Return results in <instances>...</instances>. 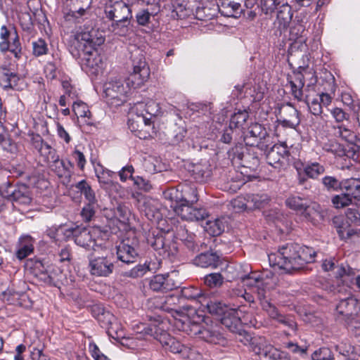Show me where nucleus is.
Returning <instances> with one entry per match:
<instances>
[{
  "label": "nucleus",
  "instance_id": "nucleus-12",
  "mask_svg": "<svg viewBox=\"0 0 360 360\" xmlns=\"http://www.w3.org/2000/svg\"><path fill=\"white\" fill-rule=\"evenodd\" d=\"M75 39L79 44V47H82V50L96 49L103 44L105 41L101 34L98 36V31L93 28L87 31L77 32Z\"/></svg>",
  "mask_w": 360,
  "mask_h": 360
},
{
  "label": "nucleus",
  "instance_id": "nucleus-53",
  "mask_svg": "<svg viewBox=\"0 0 360 360\" xmlns=\"http://www.w3.org/2000/svg\"><path fill=\"white\" fill-rule=\"evenodd\" d=\"M323 149L326 152L334 154L336 156L341 157L345 154L343 146L335 140H329L324 143L323 145Z\"/></svg>",
  "mask_w": 360,
  "mask_h": 360
},
{
  "label": "nucleus",
  "instance_id": "nucleus-4",
  "mask_svg": "<svg viewBox=\"0 0 360 360\" xmlns=\"http://www.w3.org/2000/svg\"><path fill=\"white\" fill-rule=\"evenodd\" d=\"M285 204L290 209L300 213L304 219L313 221L321 217V207L316 202L309 203L308 200L297 195H290Z\"/></svg>",
  "mask_w": 360,
  "mask_h": 360
},
{
  "label": "nucleus",
  "instance_id": "nucleus-5",
  "mask_svg": "<svg viewBox=\"0 0 360 360\" xmlns=\"http://www.w3.org/2000/svg\"><path fill=\"white\" fill-rule=\"evenodd\" d=\"M251 349L260 360H282L285 354L274 347L264 337L251 338Z\"/></svg>",
  "mask_w": 360,
  "mask_h": 360
},
{
  "label": "nucleus",
  "instance_id": "nucleus-59",
  "mask_svg": "<svg viewBox=\"0 0 360 360\" xmlns=\"http://www.w3.org/2000/svg\"><path fill=\"white\" fill-rule=\"evenodd\" d=\"M33 54L35 56H41L45 55L48 52V46L45 40L38 39L32 42Z\"/></svg>",
  "mask_w": 360,
  "mask_h": 360
},
{
  "label": "nucleus",
  "instance_id": "nucleus-24",
  "mask_svg": "<svg viewBox=\"0 0 360 360\" xmlns=\"http://www.w3.org/2000/svg\"><path fill=\"white\" fill-rule=\"evenodd\" d=\"M143 329L138 333H143L153 337L158 340L161 344L163 342L162 340L167 339L169 335L165 330L164 323L162 321H155L148 326L141 324Z\"/></svg>",
  "mask_w": 360,
  "mask_h": 360
},
{
  "label": "nucleus",
  "instance_id": "nucleus-52",
  "mask_svg": "<svg viewBox=\"0 0 360 360\" xmlns=\"http://www.w3.org/2000/svg\"><path fill=\"white\" fill-rule=\"evenodd\" d=\"M96 309H98L99 311H102V314H99L96 319L101 324V327L107 329L110 324L113 323V321H115L116 318L112 314L105 310L103 307H96Z\"/></svg>",
  "mask_w": 360,
  "mask_h": 360
},
{
  "label": "nucleus",
  "instance_id": "nucleus-28",
  "mask_svg": "<svg viewBox=\"0 0 360 360\" xmlns=\"http://www.w3.org/2000/svg\"><path fill=\"white\" fill-rule=\"evenodd\" d=\"M34 238L30 235L22 236L18 240V248L15 252L16 257L22 260L34 251Z\"/></svg>",
  "mask_w": 360,
  "mask_h": 360
},
{
  "label": "nucleus",
  "instance_id": "nucleus-32",
  "mask_svg": "<svg viewBox=\"0 0 360 360\" xmlns=\"http://www.w3.org/2000/svg\"><path fill=\"white\" fill-rule=\"evenodd\" d=\"M176 238L181 240L191 251L198 250V245L195 242V235L189 233L185 226H180L176 229Z\"/></svg>",
  "mask_w": 360,
  "mask_h": 360
},
{
  "label": "nucleus",
  "instance_id": "nucleus-29",
  "mask_svg": "<svg viewBox=\"0 0 360 360\" xmlns=\"http://www.w3.org/2000/svg\"><path fill=\"white\" fill-rule=\"evenodd\" d=\"M62 271L57 266L53 265L48 266L45 272L41 276V281L45 284L58 287L62 283Z\"/></svg>",
  "mask_w": 360,
  "mask_h": 360
},
{
  "label": "nucleus",
  "instance_id": "nucleus-19",
  "mask_svg": "<svg viewBox=\"0 0 360 360\" xmlns=\"http://www.w3.org/2000/svg\"><path fill=\"white\" fill-rule=\"evenodd\" d=\"M136 246V243L129 238L122 240L117 246V259L127 264L134 262L138 256Z\"/></svg>",
  "mask_w": 360,
  "mask_h": 360
},
{
  "label": "nucleus",
  "instance_id": "nucleus-56",
  "mask_svg": "<svg viewBox=\"0 0 360 360\" xmlns=\"http://www.w3.org/2000/svg\"><path fill=\"white\" fill-rule=\"evenodd\" d=\"M334 134L347 141H352L354 137L353 131L343 124L334 126Z\"/></svg>",
  "mask_w": 360,
  "mask_h": 360
},
{
  "label": "nucleus",
  "instance_id": "nucleus-22",
  "mask_svg": "<svg viewBox=\"0 0 360 360\" xmlns=\"http://www.w3.org/2000/svg\"><path fill=\"white\" fill-rule=\"evenodd\" d=\"M176 287V283L168 275L158 274L149 281L150 289L155 292H167Z\"/></svg>",
  "mask_w": 360,
  "mask_h": 360
},
{
  "label": "nucleus",
  "instance_id": "nucleus-51",
  "mask_svg": "<svg viewBox=\"0 0 360 360\" xmlns=\"http://www.w3.org/2000/svg\"><path fill=\"white\" fill-rule=\"evenodd\" d=\"M304 172L309 178L316 179L325 172V167L318 162H312L304 167Z\"/></svg>",
  "mask_w": 360,
  "mask_h": 360
},
{
  "label": "nucleus",
  "instance_id": "nucleus-63",
  "mask_svg": "<svg viewBox=\"0 0 360 360\" xmlns=\"http://www.w3.org/2000/svg\"><path fill=\"white\" fill-rule=\"evenodd\" d=\"M313 360H333L332 352L327 347L316 350L311 355Z\"/></svg>",
  "mask_w": 360,
  "mask_h": 360
},
{
  "label": "nucleus",
  "instance_id": "nucleus-6",
  "mask_svg": "<svg viewBox=\"0 0 360 360\" xmlns=\"http://www.w3.org/2000/svg\"><path fill=\"white\" fill-rule=\"evenodd\" d=\"M115 257L113 254L108 252L105 255H91L89 258V271L96 276H108L115 269Z\"/></svg>",
  "mask_w": 360,
  "mask_h": 360
},
{
  "label": "nucleus",
  "instance_id": "nucleus-35",
  "mask_svg": "<svg viewBox=\"0 0 360 360\" xmlns=\"http://www.w3.org/2000/svg\"><path fill=\"white\" fill-rule=\"evenodd\" d=\"M173 299L172 296L155 297L147 302V307L150 310L160 309L169 311L172 308L168 306V302Z\"/></svg>",
  "mask_w": 360,
  "mask_h": 360
},
{
  "label": "nucleus",
  "instance_id": "nucleus-33",
  "mask_svg": "<svg viewBox=\"0 0 360 360\" xmlns=\"http://www.w3.org/2000/svg\"><path fill=\"white\" fill-rule=\"evenodd\" d=\"M162 345L167 346L168 349L173 353H178L182 355L184 358L189 356L190 348L182 345L174 338L169 335L167 339L162 340Z\"/></svg>",
  "mask_w": 360,
  "mask_h": 360
},
{
  "label": "nucleus",
  "instance_id": "nucleus-50",
  "mask_svg": "<svg viewBox=\"0 0 360 360\" xmlns=\"http://www.w3.org/2000/svg\"><path fill=\"white\" fill-rule=\"evenodd\" d=\"M249 117V114L246 110H239L234 113L230 120L229 127L243 128Z\"/></svg>",
  "mask_w": 360,
  "mask_h": 360
},
{
  "label": "nucleus",
  "instance_id": "nucleus-58",
  "mask_svg": "<svg viewBox=\"0 0 360 360\" xmlns=\"http://www.w3.org/2000/svg\"><path fill=\"white\" fill-rule=\"evenodd\" d=\"M332 202L335 208L340 209L352 204L354 201L345 193L333 197Z\"/></svg>",
  "mask_w": 360,
  "mask_h": 360
},
{
  "label": "nucleus",
  "instance_id": "nucleus-27",
  "mask_svg": "<svg viewBox=\"0 0 360 360\" xmlns=\"http://www.w3.org/2000/svg\"><path fill=\"white\" fill-rule=\"evenodd\" d=\"M96 176L98 178L101 186L105 189H108L111 186L115 188L120 187V185L114 182L115 173L104 169L101 165H98L95 168Z\"/></svg>",
  "mask_w": 360,
  "mask_h": 360
},
{
  "label": "nucleus",
  "instance_id": "nucleus-7",
  "mask_svg": "<svg viewBox=\"0 0 360 360\" xmlns=\"http://www.w3.org/2000/svg\"><path fill=\"white\" fill-rule=\"evenodd\" d=\"M148 243L164 259L174 256L178 251L176 243L172 238H167L163 233L153 234L148 238Z\"/></svg>",
  "mask_w": 360,
  "mask_h": 360
},
{
  "label": "nucleus",
  "instance_id": "nucleus-42",
  "mask_svg": "<svg viewBox=\"0 0 360 360\" xmlns=\"http://www.w3.org/2000/svg\"><path fill=\"white\" fill-rule=\"evenodd\" d=\"M158 202L153 199L145 198L142 205V211L144 212L146 217L150 219L158 218V210L157 207Z\"/></svg>",
  "mask_w": 360,
  "mask_h": 360
},
{
  "label": "nucleus",
  "instance_id": "nucleus-15",
  "mask_svg": "<svg viewBox=\"0 0 360 360\" xmlns=\"http://www.w3.org/2000/svg\"><path fill=\"white\" fill-rule=\"evenodd\" d=\"M292 12L290 5L283 4L278 8L276 19L274 22V34L281 36L285 32L292 18Z\"/></svg>",
  "mask_w": 360,
  "mask_h": 360
},
{
  "label": "nucleus",
  "instance_id": "nucleus-3",
  "mask_svg": "<svg viewBox=\"0 0 360 360\" xmlns=\"http://www.w3.org/2000/svg\"><path fill=\"white\" fill-rule=\"evenodd\" d=\"M0 51L2 53L10 51L18 59L21 57L22 47L19 36L12 25H4L0 27Z\"/></svg>",
  "mask_w": 360,
  "mask_h": 360
},
{
  "label": "nucleus",
  "instance_id": "nucleus-54",
  "mask_svg": "<svg viewBox=\"0 0 360 360\" xmlns=\"http://www.w3.org/2000/svg\"><path fill=\"white\" fill-rule=\"evenodd\" d=\"M146 110V113L150 116H157L160 113V107L159 103L155 101L150 100L147 103L144 104L143 103H139L136 105L137 110L143 109Z\"/></svg>",
  "mask_w": 360,
  "mask_h": 360
},
{
  "label": "nucleus",
  "instance_id": "nucleus-21",
  "mask_svg": "<svg viewBox=\"0 0 360 360\" xmlns=\"http://www.w3.org/2000/svg\"><path fill=\"white\" fill-rule=\"evenodd\" d=\"M96 233L97 231L96 229L86 228L76 229L73 231L75 242L77 245L86 249L94 248Z\"/></svg>",
  "mask_w": 360,
  "mask_h": 360
},
{
  "label": "nucleus",
  "instance_id": "nucleus-55",
  "mask_svg": "<svg viewBox=\"0 0 360 360\" xmlns=\"http://www.w3.org/2000/svg\"><path fill=\"white\" fill-rule=\"evenodd\" d=\"M322 184L324 188L329 191H336L342 189V181H340L333 176H326L322 179Z\"/></svg>",
  "mask_w": 360,
  "mask_h": 360
},
{
  "label": "nucleus",
  "instance_id": "nucleus-1",
  "mask_svg": "<svg viewBox=\"0 0 360 360\" xmlns=\"http://www.w3.org/2000/svg\"><path fill=\"white\" fill-rule=\"evenodd\" d=\"M133 71L124 79L120 77L109 78L103 84V94L108 103L120 106L127 101L133 89L141 87L150 77V68L142 54L132 58Z\"/></svg>",
  "mask_w": 360,
  "mask_h": 360
},
{
  "label": "nucleus",
  "instance_id": "nucleus-14",
  "mask_svg": "<svg viewBox=\"0 0 360 360\" xmlns=\"http://www.w3.org/2000/svg\"><path fill=\"white\" fill-rule=\"evenodd\" d=\"M89 0H66V5L70 8L64 11V19L67 22H80L82 17L89 8Z\"/></svg>",
  "mask_w": 360,
  "mask_h": 360
},
{
  "label": "nucleus",
  "instance_id": "nucleus-30",
  "mask_svg": "<svg viewBox=\"0 0 360 360\" xmlns=\"http://www.w3.org/2000/svg\"><path fill=\"white\" fill-rule=\"evenodd\" d=\"M342 190H345V193L352 197L354 203L360 202V180L359 179H348L342 181Z\"/></svg>",
  "mask_w": 360,
  "mask_h": 360
},
{
  "label": "nucleus",
  "instance_id": "nucleus-43",
  "mask_svg": "<svg viewBox=\"0 0 360 360\" xmlns=\"http://www.w3.org/2000/svg\"><path fill=\"white\" fill-rule=\"evenodd\" d=\"M240 278L243 280V281H252L255 284V288L257 289L259 298L262 300L265 297L264 290L263 288L264 283L259 274L252 273L251 274L248 275H240Z\"/></svg>",
  "mask_w": 360,
  "mask_h": 360
},
{
  "label": "nucleus",
  "instance_id": "nucleus-36",
  "mask_svg": "<svg viewBox=\"0 0 360 360\" xmlns=\"http://www.w3.org/2000/svg\"><path fill=\"white\" fill-rule=\"evenodd\" d=\"M181 295L187 300H196L201 304H204L206 301V296L202 293V291L193 286L183 288L181 290Z\"/></svg>",
  "mask_w": 360,
  "mask_h": 360
},
{
  "label": "nucleus",
  "instance_id": "nucleus-38",
  "mask_svg": "<svg viewBox=\"0 0 360 360\" xmlns=\"http://www.w3.org/2000/svg\"><path fill=\"white\" fill-rule=\"evenodd\" d=\"M203 306H206L208 311L210 314L223 316L229 310H231L232 308H230L229 306L221 302V301L217 300H208V298L206 297V301L204 302Z\"/></svg>",
  "mask_w": 360,
  "mask_h": 360
},
{
  "label": "nucleus",
  "instance_id": "nucleus-26",
  "mask_svg": "<svg viewBox=\"0 0 360 360\" xmlns=\"http://www.w3.org/2000/svg\"><path fill=\"white\" fill-rule=\"evenodd\" d=\"M220 263V256L217 252H207L196 256L193 264L202 268H216Z\"/></svg>",
  "mask_w": 360,
  "mask_h": 360
},
{
  "label": "nucleus",
  "instance_id": "nucleus-17",
  "mask_svg": "<svg viewBox=\"0 0 360 360\" xmlns=\"http://www.w3.org/2000/svg\"><path fill=\"white\" fill-rule=\"evenodd\" d=\"M267 138H269V134L266 128L259 123H254L249 127L244 137V141L246 145L257 146L266 142Z\"/></svg>",
  "mask_w": 360,
  "mask_h": 360
},
{
  "label": "nucleus",
  "instance_id": "nucleus-2",
  "mask_svg": "<svg viewBox=\"0 0 360 360\" xmlns=\"http://www.w3.org/2000/svg\"><path fill=\"white\" fill-rule=\"evenodd\" d=\"M316 251L307 246L288 243L279 248L276 252L268 255L269 264L273 267L291 274L303 269L308 263L315 261Z\"/></svg>",
  "mask_w": 360,
  "mask_h": 360
},
{
  "label": "nucleus",
  "instance_id": "nucleus-46",
  "mask_svg": "<svg viewBox=\"0 0 360 360\" xmlns=\"http://www.w3.org/2000/svg\"><path fill=\"white\" fill-rule=\"evenodd\" d=\"M129 20H114L110 25V30L116 35L126 37L129 34Z\"/></svg>",
  "mask_w": 360,
  "mask_h": 360
},
{
  "label": "nucleus",
  "instance_id": "nucleus-62",
  "mask_svg": "<svg viewBox=\"0 0 360 360\" xmlns=\"http://www.w3.org/2000/svg\"><path fill=\"white\" fill-rule=\"evenodd\" d=\"M107 333L110 338L115 340H118L124 337L122 328L116 319L113 321V323L110 324L107 328Z\"/></svg>",
  "mask_w": 360,
  "mask_h": 360
},
{
  "label": "nucleus",
  "instance_id": "nucleus-48",
  "mask_svg": "<svg viewBox=\"0 0 360 360\" xmlns=\"http://www.w3.org/2000/svg\"><path fill=\"white\" fill-rule=\"evenodd\" d=\"M25 266L39 280H41V276L44 274L46 268L43 262L38 259H28L25 263Z\"/></svg>",
  "mask_w": 360,
  "mask_h": 360
},
{
  "label": "nucleus",
  "instance_id": "nucleus-37",
  "mask_svg": "<svg viewBox=\"0 0 360 360\" xmlns=\"http://www.w3.org/2000/svg\"><path fill=\"white\" fill-rule=\"evenodd\" d=\"M197 188L194 185H184L181 188V197L176 202L193 204L198 201Z\"/></svg>",
  "mask_w": 360,
  "mask_h": 360
},
{
  "label": "nucleus",
  "instance_id": "nucleus-49",
  "mask_svg": "<svg viewBox=\"0 0 360 360\" xmlns=\"http://www.w3.org/2000/svg\"><path fill=\"white\" fill-rule=\"evenodd\" d=\"M193 175L198 181H207L211 176V170L207 164H197L193 166Z\"/></svg>",
  "mask_w": 360,
  "mask_h": 360
},
{
  "label": "nucleus",
  "instance_id": "nucleus-60",
  "mask_svg": "<svg viewBox=\"0 0 360 360\" xmlns=\"http://www.w3.org/2000/svg\"><path fill=\"white\" fill-rule=\"evenodd\" d=\"M97 202H89L83 207L81 212V216L85 221H89L95 214Z\"/></svg>",
  "mask_w": 360,
  "mask_h": 360
},
{
  "label": "nucleus",
  "instance_id": "nucleus-8",
  "mask_svg": "<svg viewBox=\"0 0 360 360\" xmlns=\"http://www.w3.org/2000/svg\"><path fill=\"white\" fill-rule=\"evenodd\" d=\"M3 197L13 202L14 206H27L32 202L29 188L25 184L15 186L8 184L5 188L0 189Z\"/></svg>",
  "mask_w": 360,
  "mask_h": 360
},
{
  "label": "nucleus",
  "instance_id": "nucleus-57",
  "mask_svg": "<svg viewBox=\"0 0 360 360\" xmlns=\"http://www.w3.org/2000/svg\"><path fill=\"white\" fill-rule=\"evenodd\" d=\"M204 282L210 288H217L224 283V278L219 273H212L205 276Z\"/></svg>",
  "mask_w": 360,
  "mask_h": 360
},
{
  "label": "nucleus",
  "instance_id": "nucleus-34",
  "mask_svg": "<svg viewBox=\"0 0 360 360\" xmlns=\"http://www.w3.org/2000/svg\"><path fill=\"white\" fill-rule=\"evenodd\" d=\"M291 94L299 101L304 100L303 87L304 86V77L302 73L295 74L294 79L289 81Z\"/></svg>",
  "mask_w": 360,
  "mask_h": 360
},
{
  "label": "nucleus",
  "instance_id": "nucleus-16",
  "mask_svg": "<svg viewBox=\"0 0 360 360\" xmlns=\"http://www.w3.org/2000/svg\"><path fill=\"white\" fill-rule=\"evenodd\" d=\"M278 122L284 127L295 129L300 123L298 110L289 103L283 105L278 112Z\"/></svg>",
  "mask_w": 360,
  "mask_h": 360
},
{
  "label": "nucleus",
  "instance_id": "nucleus-64",
  "mask_svg": "<svg viewBox=\"0 0 360 360\" xmlns=\"http://www.w3.org/2000/svg\"><path fill=\"white\" fill-rule=\"evenodd\" d=\"M148 271H150V268L146 264H138L130 271L126 272L125 274L129 277L138 278L143 276Z\"/></svg>",
  "mask_w": 360,
  "mask_h": 360
},
{
  "label": "nucleus",
  "instance_id": "nucleus-20",
  "mask_svg": "<svg viewBox=\"0 0 360 360\" xmlns=\"http://www.w3.org/2000/svg\"><path fill=\"white\" fill-rule=\"evenodd\" d=\"M304 101L307 103L310 112L318 116L321 115L323 112V107H327L330 104L332 98L329 94L322 93L316 94L313 98L306 96Z\"/></svg>",
  "mask_w": 360,
  "mask_h": 360
},
{
  "label": "nucleus",
  "instance_id": "nucleus-45",
  "mask_svg": "<svg viewBox=\"0 0 360 360\" xmlns=\"http://www.w3.org/2000/svg\"><path fill=\"white\" fill-rule=\"evenodd\" d=\"M225 225L224 219L209 220L206 223L205 230L212 236H219L224 231Z\"/></svg>",
  "mask_w": 360,
  "mask_h": 360
},
{
  "label": "nucleus",
  "instance_id": "nucleus-18",
  "mask_svg": "<svg viewBox=\"0 0 360 360\" xmlns=\"http://www.w3.org/2000/svg\"><path fill=\"white\" fill-rule=\"evenodd\" d=\"M197 328L195 334H198L200 338L205 341L212 344L224 345L225 338L220 331V328L217 325L207 326L200 328L197 325H194Z\"/></svg>",
  "mask_w": 360,
  "mask_h": 360
},
{
  "label": "nucleus",
  "instance_id": "nucleus-23",
  "mask_svg": "<svg viewBox=\"0 0 360 360\" xmlns=\"http://www.w3.org/2000/svg\"><path fill=\"white\" fill-rule=\"evenodd\" d=\"M20 79L16 72L6 67L0 68V86L5 89L19 90Z\"/></svg>",
  "mask_w": 360,
  "mask_h": 360
},
{
  "label": "nucleus",
  "instance_id": "nucleus-10",
  "mask_svg": "<svg viewBox=\"0 0 360 360\" xmlns=\"http://www.w3.org/2000/svg\"><path fill=\"white\" fill-rule=\"evenodd\" d=\"M221 323L231 332L237 334L236 338L245 345L251 340L250 335L241 329V320L238 310L235 309L229 310L221 316Z\"/></svg>",
  "mask_w": 360,
  "mask_h": 360
},
{
  "label": "nucleus",
  "instance_id": "nucleus-44",
  "mask_svg": "<svg viewBox=\"0 0 360 360\" xmlns=\"http://www.w3.org/2000/svg\"><path fill=\"white\" fill-rule=\"evenodd\" d=\"M75 188L84 196L87 202H97L94 191L86 180H82L77 183Z\"/></svg>",
  "mask_w": 360,
  "mask_h": 360
},
{
  "label": "nucleus",
  "instance_id": "nucleus-61",
  "mask_svg": "<svg viewBox=\"0 0 360 360\" xmlns=\"http://www.w3.org/2000/svg\"><path fill=\"white\" fill-rule=\"evenodd\" d=\"M39 154L43 157L44 161L47 164L51 163L53 160H57V157L58 156L56 150L48 143L44 146V148Z\"/></svg>",
  "mask_w": 360,
  "mask_h": 360
},
{
  "label": "nucleus",
  "instance_id": "nucleus-11",
  "mask_svg": "<svg viewBox=\"0 0 360 360\" xmlns=\"http://www.w3.org/2000/svg\"><path fill=\"white\" fill-rule=\"evenodd\" d=\"M106 17L110 20H129L132 18L131 11L124 1H110L105 8Z\"/></svg>",
  "mask_w": 360,
  "mask_h": 360
},
{
  "label": "nucleus",
  "instance_id": "nucleus-47",
  "mask_svg": "<svg viewBox=\"0 0 360 360\" xmlns=\"http://www.w3.org/2000/svg\"><path fill=\"white\" fill-rule=\"evenodd\" d=\"M336 350L347 360H360V354H354V348L349 343L342 342L336 346Z\"/></svg>",
  "mask_w": 360,
  "mask_h": 360
},
{
  "label": "nucleus",
  "instance_id": "nucleus-13",
  "mask_svg": "<svg viewBox=\"0 0 360 360\" xmlns=\"http://www.w3.org/2000/svg\"><path fill=\"white\" fill-rule=\"evenodd\" d=\"M193 205L176 202L174 212L184 220L199 221L204 219L207 216L206 210L203 208L195 207Z\"/></svg>",
  "mask_w": 360,
  "mask_h": 360
},
{
  "label": "nucleus",
  "instance_id": "nucleus-31",
  "mask_svg": "<svg viewBox=\"0 0 360 360\" xmlns=\"http://www.w3.org/2000/svg\"><path fill=\"white\" fill-rule=\"evenodd\" d=\"M49 164L51 169L58 177L69 178L70 176V169L73 167V165L70 161L65 162V161L60 160L59 156H58L57 160H53Z\"/></svg>",
  "mask_w": 360,
  "mask_h": 360
},
{
  "label": "nucleus",
  "instance_id": "nucleus-40",
  "mask_svg": "<svg viewBox=\"0 0 360 360\" xmlns=\"http://www.w3.org/2000/svg\"><path fill=\"white\" fill-rule=\"evenodd\" d=\"M270 200L266 194H248L249 209H259L266 205Z\"/></svg>",
  "mask_w": 360,
  "mask_h": 360
},
{
  "label": "nucleus",
  "instance_id": "nucleus-25",
  "mask_svg": "<svg viewBox=\"0 0 360 360\" xmlns=\"http://www.w3.org/2000/svg\"><path fill=\"white\" fill-rule=\"evenodd\" d=\"M338 313L345 316L356 315L360 310V304L358 300L349 297L339 302L336 307Z\"/></svg>",
  "mask_w": 360,
  "mask_h": 360
},
{
  "label": "nucleus",
  "instance_id": "nucleus-9",
  "mask_svg": "<svg viewBox=\"0 0 360 360\" xmlns=\"http://www.w3.org/2000/svg\"><path fill=\"white\" fill-rule=\"evenodd\" d=\"M82 68L88 74L98 75L104 69L103 58L96 49L82 50L80 54Z\"/></svg>",
  "mask_w": 360,
  "mask_h": 360
},
{
  "label": "nucleus",
  "instance_id": "nucleus-39",
  "mask_svg": "<svg viewBox=\"0 0 360 360\" xmlns=\"http://www.w3.org/2000/svg\"><path fill=\"white\" fill-rule=\"evenodd\" d=\"M218 7L221 14L226 17H236L240 13V4L234 1H224Z\"/></svg>",
  "mask_w": 360,
  "mask_h": 360
},
{
  "label": "nucleus",
  "instance_id": "nucleus-41",
  "mask_svg": "<svg viewBox=\"0 0 360 360\" xmlns=\"http://www.w3.org/2000/svg\"><path fill=\"white\" fill-rule=\"evenodd\" d=\"M72 111L78 118H86L87 120H84V122L86 124H91V122L89 121L91 112L86 103L81 101L74 102L72 104Z\"/></svg>",
  "mask_w": 360,
  "mask_h": 360
}]
</instances>
